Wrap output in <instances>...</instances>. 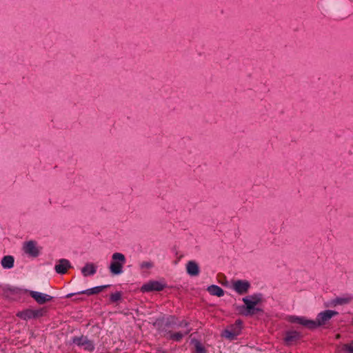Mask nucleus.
I'll return each mask as SVG.
<instances>
[{"label": "nucleus", "mask_w": 353, "mask_h": 353, "mask_svg": "<svg viewBox=\"0 0 353 353\" xmlns=\"http://www.w3.org/2000/svg\"><path fill=\"white\" fill-rule=\"evenodd\" d=\"M250 287L248 281L238 280L233 283V288L239 294H245Z\"/></svg>", "instance_id": "1a4fd4ad"}, {"label": "nucleus", "mask_w": 353, "mask_h": 353, "mask_svg": "<svg viewBox=\"0 0 353 353\" xmlns=\"http://www.w3.org/2000/svg\"><path fill=\"white\" fill-rule=\"evenodd\" d=\"M243 301L245 305V310L242 312L243 314L245 316H252L261 312L259 308L256 307V305L248 299L244 297L243 298Z\"/></svg>", "instance_id": "39448f33"}, {"label": "nucleus", "mask_w": 353, "mask_h": 353, "mask_svg": "<svg viewBox=\"0 0 353 353\" xmlns=\"http://www.w3.org/2000/svg\"><path fill=\"white\" fill-rule=\"evenodd\" d=\"M82 274L85 276L92 275L96 272V268L93 263H87L81 270Z\"/></svg>", "instance_id": "f3484780"}, {"label": "nucleus", "mask_w": 353, "mask_h": 353, "mask_svg": "<svg viewBox=\"0 0 353 353\" xmlns=\"http://www.w3.org/2000/svg\"><path fill=\"white\" fill-rule=\"evenodd\" d=\"M340 351L342 353H353V342L343 344Z\"/></svg>", "instance_id": "412c9836"}, {"label": "nucleus", "mask_w": 353, "mask_h": 353, "mask_svg": "<svg viewBox=\"0 0 353 353\" xmlns=\"http://www.w3.org/2000/svg\"><path fill=\"white\" fill-rule=\"evenodd\" d=\"M152 263L150 262H143L141 265L142 268H150L152 267Z\"/></svg>", "instance_id": "a878e982"}, {"label": "nucleus", "mask_w": 353, "mask_h": 353, "mask_svg": "<svg viewBox=\"0 0 353 353\" xmlns=\"http://www.w3.org/2000/svg\"><path fill=\"white\" fill-rule=\"evenodd\" d=\"M290 321L292 323H296L310 329V326L314 325L313 320H308L304 317H298L292 316L290 317Z\"/></svg>", "instance_id": "f8f14e48"}, {"label": "nucleus", "mask_w": 353, "mask_h": 353, "mask_svg": "<svg viewBox=\"0 0 353 353\" xmlns=\"http://www.w3.org/2000/svg\"><path fill=\"white\" fill-rule=\"evenodd\" d=\"M165 288V285L157 281H149L141 287L142 292L161 291Z\"/></svg>", "instance_id": "423d86ee"}, {"label": "nucleus", "mask_w": 353, "mask_h": 353, "mask_svg": "<svg viewBox=\"0 0 353 353\" xmlns=\"http://www.w3.org/2000/svg\"><path fill=\"white\" fill-rule=\"evenodd\" d=\"M241 332V321L240 320H238L235 322L234 324H232L227 327V328L223 331L221 336L223 337H225V339L232 341L235 339L236 337L240 334Z\"/></svg>", "instance_id": "7ed1b4c3"}, {"label": "nucleus", "mask_w": 353, "mask_h": 353, "mask_svg": "<svg viewBox=\"0 0 353 353\" xmlns=\"http://www.w3.org/2000/svg\"><path fill=\"white\" fill-rule=\"evenodd\" d=\"M72 341L78 346L83 347V348L86 351L92 352L94 349L93 342L89 340L87 336H81L79 337H74L73 338Z\"/></svg>", "instance_id": "20e7f679"}, {"label": "nucleus", "mask_w": 353, "mask_h": 353, "mask_svg": "<svg viewBox=\"0 0 353 353\" xmlns=\"http://www.w3.org/2000/svg\"><path fill=\"white\" fill-rule=\"evenodd\" d=\"M14 257L10 255H7L3 257L1 261V264L3 268L6 269L12 268L14 265Z\"/></svg>", "instance_id": "dca6fc26"}, {"label": "nucleus", "mask_w": 353, "mask_h": 353, "mask_svg": "<svg viewBox=\"0 0 353 353\" xmlns=\"http://www.w3.org/2000/svg\"><path fill=\"white\" fill-rule=\"evenodd\" d=\"M29 294L39 304H44L46 302L50 301L53 298L52 296L43 294L36 291H30Z\"/></svg>", "instance_id": "6e6552de"}, {"label": "nucleus", "mask_w": 353, "mask_h": 353, "mask_svg": "<svg viewBox=\"0 0 353 353\" xmlns=\"http://www.w3.org/2000/svg\"><path fill=\"white\" fill-rule=\"evenodd\" d=\"M245 298L248 299L251 301H253L256 305L259 303L262 299L261 294H254L251 296H248Z\"/></svg>", "instance_id": "5701e85b"}, {"label": "nucleus", "mask_w": 353, "mask_h": 353, "mask_svg": "<svg viewBox=\"0 0 353 353\" xmlns=\"http://www.w3.org/2000/svg\"><path fill=\"white\" fill-rule=\"evenodd\" d=\"M17 316L23 320H28L30 319H34L33 310L27 309L21 312H19L17 314Z\"/></svg>", "instance_id": "a211bd4d"}, {"label": "nucleus", "mask_w": 353, "mask_h": 353, "mask_svg": "<svg viewBox=\"0 0 353 353\" xmlns=\"http://www.w3.org/2000/svg\"><path fill=\"white\" fill-rule=\"evenodd\" d=\"M71 267L70 263L67 259H61L59 263L55 265L54 269L58 274H65L68 270Z\"/></svg>", "instance_id": "9b49d317"}, {"label": "nucleus", "mask_w": 353, "mask_h": 353, "mask_svg": "<svg viewBox=\"0 0 353 353\" xmlns=\"http://www.w3.org/2000/svg\"><path fill=\"white\" fill-rule=\"evenodd\" d=\"M47 312L46 308H41L39 310H33L34 319L43 316Z\"/></svg>", "instance_id": "4be33fe9"}, {"label": "nucleus", "mask_w": 353, "mask_h": 353, "mask_svg": "<svg viewBox=\"0 0 353 353\" xmlns=\"http://www.w3.org/2000/svg\"><path fill=\"white\" fill-rule=\"evenodd\" d=\"M353 299V296L347 295L344 297L336 298L333 300L332 303L334 305H344L349 303Z\"/></svg>", "instance_id": "aec40b11"}, {"label": "nucleus", "mask_w": 353, "mask_h": 353, "mask_svg": "<svg viewBox=\"0 0 353 353\" xmlns=\"http://www.w3.org/2000/svg\"><path fill=\"white\" fill-rule=\"evenodd\" d=\"M191 331V329H186L184 332H171L168 333L169 339L174 341H181L184 336L188 335Z\"/></svg>", "instance_id": "4468645a"}, {"label": "nucleus", "mask_w": 353, "mask_h": 353, "mask_svg": "<svg viewBox=\"0 0 353 353\" xmlns=\"http://www.w3.org/2000/svg\"><path fill=\"white\" fill-rule=\"evenodd\" d=\"M208 291L212 295L217 296L219 297L223 296V290L218 285H212L208 288Z\"/></svg>", "instance_id": "6ab92c4d"}, {"label": "nucleus", "mask_w": 353, "mask_h": 353, "mask_svg": "<svg viewBox=\"0 0 353 353\" xmlns=\"http://www.w3.org/2000/svg\"><path fill=\"white\" fill-rule=\"evenodd\" d=\"M121 299V293L120 292H117L110 295V301L113 303L117 302V301Z\"/></svg>", "instance_id": "b1692460"}, {"label": "nucleus", "mask_w": 353, "mask_h": 353, "mask_svg": "<svg viewBox=\"0 0 353 353\" xmlns=\"http://www.w3.org/2000/svg\"><path fill=\"white\" fill-rule=\"evenodd\" d=\"M179 326L182 327H186L187 329H189L188 328L189 323L186 321H182L179 323Z\"/></svg>", "instance_id": "bb28decb"}, {"label": "nucleus", "mask_w": 353, "mask_h": 353, "mask_svg": "<svg viewBox=\"0 0 353 353\" xmlns=\"http://www.w3.org/2000/svg\"><path fill=\"white\" fill-rule=\"evenodd\" d=\"M109 285H102V286H98L95 287L91 289H88L84 291H81L79 292L76 293L77 294H87L88 296L99 294L101 292L103 289L108 288Z\"/></svg>", "instance_id": "2eb2a0df"}, {"label": "nucleus", "mask_w": 353, "mask_h": 353, "mask_svg": "<svg viewBox=\"0 0 353 353\" xmlns=\"http://www.w3.org/2000/svg\"><path fill=\"white\" fill-rule=\"evenodd\" d=\"M23 250L27 254L36 257L39 255V250L37 247V243L34 241L26 242L23 244Z\"/></svg>", "instance_id": "0eeeda50"}, {"label": "nucleus", "mask_w": 353, "mask_h": 353, "mask_svg": "<svg viewBox=\"0 0 353 353\" xmlns=\"http://www.w3.org/2000/svg\"><path fill=\"white\" fill-rule=\"evenodd\" d=\"M301 338L300 333L296 331H288L284 337V342L286 345H292L296 343Z\"/></svg>", "instance_id": "9d476101"}, {"label": "nucleus", "mask_w": 353, "mask_h": 353, "mask_svg": "<svg viewBox=\"0 0 353 353\" xmlns=\"http://www.w3.org/2000/svg\"><path fill=\"white\" fill-rule=\"evenodd\" d=\"M112 262L110 270L113 274H119L122 272L123 266L125 263V256L119 252H115L112 256Z\"/></svg>", "instance_id": "f257e3e1"}, {"label": "nucleus", "mask_w": 353, "mask_h": 353, "mask_svg": "<svg viewBox=\"0 0 353 353\" xmlns=\"http://www.w3.org/2000/svg\"><path fill=\"white\" fill-rule=\"evenodd\" d=\"M338 314V312L333 310H325L320 312L315 321H313L314 325L310 326V329H314L317 327L325 325L333 316Z\"/></svg>", "instance_id": "f03ea898"}, {"label": "nucleus", "mask_w": 353, "mask_h": 353, "mask_svg": "<svg viewBox=\"0 0 353 353\" xmlns=\"http://www.w3.org/2000/svg\"><path fill=\"white\" fill-rule=\"evenodd\" d=\"M74 294H69L66 296L67 298H70L71 296H72Z\"/></svg>", "instance_id": "cd10ccee"}, {"label": "nucleus", "mask_w": 353, "mask_h": 353, "mask_svg": "<svg viewBox=\"0 0 353 353\" xmlns=\"http://www.w3.org/2000/svg\"><path fill=\"white\" fill-rule=\"evenodd\" d=\"M186 270L190 276H197L199 274V268L198 264L194 261H190L186 265Z\"/></svg>", "instance_id": "ddd939ff"}, {"label": "nucleus", "mask_w": 353, "mask_h": 353, "mask_svg": "<svg viewBox=\"0 0 353 353\" xmlns=\"http://www.w3.org/2000/svg\"><path fill=\"white\" fill-rule=\"evenodd\" d=\"M195 350H196V353H205V348L203 347V345L199 342L196 343Z\"/></svg>", "instance_id": "393cba45"}]
</instances>
